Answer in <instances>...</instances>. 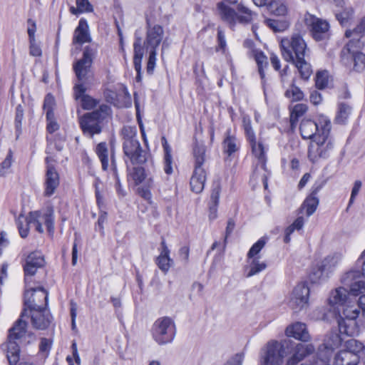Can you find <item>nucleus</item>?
Returning <instances> with one entry per match:
<instances>
[{
  "mask_svg": "<svg viewBox=\"0 0 365 365\" xmlns=\"http://www.w3.org/2000/svg\"><path fill=\"white\" fill-rule=\"evenodd\" d=\"M93 55V50L86 46L84 48L82 58L77 61L73 65L76 77L81 82L74 86V96L76 100L80 101L82 108L87 110L97 108L99 103L96 99L85 94L86 88L83 85L89 79Z\"/></svg>",
  "mask_w": 365,
  "mask_h": 365,
  "instance_id": "1",
  "label": "nucleus"
},
{
  "mask_svg": "<svg viewBox=\"0 0 365 365\" xmlns=\"http://www.w3.org/2000/svg\"><path fill=\"white\" fill-rule=\"evenodd\" d=\"M280 47L283 58L295 65L302 78L308 79L312 69L309 63L304 59L307 48L302 37L299 34H294L284 38L281 40Z\"/></svg>",
  "mask_w": 365,
  "mask_h": 365,
  "instance_id": "2",
  "label": "nucleus"
},
{
  "mask_svg": "<svg viewBox=\"0 0 365 365\" xmlns=\"http://www.w3.org/2000/svg\"><path fill=\"white\" fill-rule=\"evenodd\" d=\"M27 309H24L20 319L9 329L6 344V356L10 365H16L19 360V344L23 341L30 343L34 339V336L31 334H26L27 322L24 319L27 315Z\"/></svg>",
  "mask_w": 365,
  "mask_h": 365,
  "instance_id": "3",
  "label": "nucleus"
},
{
  "mask_svg": "<svg viewBox=\"0 0 365 365\" xmlns=\"http://www.w3.org/2000/svg\"><path fill=\"white\" fill-rule=\"evenodd\" d=\"M342 341L343 339L336 331L328 333L322 344L319 346L317 356L313 357L312 361L300 365H329L333 352L339 348H343Z\"/></svg>",
  "mask_w": 365,
  "mask_h": 365,
  "instance_id": "4",
  "label": "nucleus"
},
{
  "mask_svg": "<svg viewBox=\"0 0 365 365\" xmlns=\"http://www.w3.org/2000/svg\"><path fill=\"white\" fill-rule=\"evenodd\" d=\"M206 148L204 145H196L193 149L194 171L190 179L191 190L196 192H201L206 180Z\"/></svg>",
  "mask_w": 365,
  "mask_h": 365,
  "instance_id": "5",
  "label": "nucleus"
},
{
  "mask_svg": "<svg viewBox=\"0 0 365 365\" xmlns=\"http://www.w3.org/2000/svg\"><path fill=\"white\" fill-rule=\"evenodd\" d=\"M290 340L281 342L270 340L262 349L259 353V365H282L285 356V347H288Z\"/></svg>",
  "mask_w": 365,
  "mask_h": 365,
  "instance_id": "6",
  "label": "nucleus"
},
{
  "mask_svg": "<svg viewBox=\"0 0 365 365\" xmlns=\"http://www.w3.org/2000/svg\"><path fill=\"white\" fill-rule=\"evenodd\" d=\"M363 47L364 43L354 38L350 39L341 51L342 61L346 64L353 62L354 69L357 72L365 69V54L361 51Z\"/></svg>",
  "mask_w": 365,
  "mask_h": 365,
  "instance_id": "7",
  "label": "nucleus"
},
{
  "mask_svg": "<svg viewBox=\"0 0 365 365\" xmlns=\"http://www.w3.org/2000/svg\"><path fill=\"white\" fill-rule=\"evenodd\" d=\"M176 334V327L174 320L169 317L158 318L152 327V336L159 345L171 343Z\"/></svg>",
  "mask_w": 365,
  "mask_h": 365,
  "instance_id": "8",
  "label": "nucleus"
},
{
  "mask_svg": "<svg viewBox=\"0 0 365 365\" xmlns=\"http://www.w3.org/2000/svg\"><path fill=\"white\" fill-rule=\"evenodd\" d=\"M331 127V121L327 115H319L315 120H303L299 128L303 138L317 140L319 136L329 135Z\"/></svg>",
  "mask_w": 365,
  "mask_h": 365,
  "instance_id": "9",
  "label": "nucleus"
},
{
  "mask_svg": "<svg viewBox=\"0 0 365 365\" xmlns=\"http://www.w3.org/2000/svg\"><path fill=\"white\" fill-rule=\"evenodd\" d=\"M243 126L247 139L251 147L252 154L257 160L261 168L265 170L268 146L262 140H257L255 132L252 128L250 120L247 117L243 118Z\"/></svg>",
  "mask_w": 365,
  "mask_h": 365,
  "instance_id": "10",
  "label": "nucleus"
},
{
  "mask_svg": "<svg viewBox=\"0 0 365 365\" xmlns=\"http://www.w3.org/2000/svg\"><path fill=\"white\" fill-rule=\"evenodd\" d=\"M360 310L358 306L351 305L349 303L343 306L342 315L338 320L339 331L341 334L354 336L359 334V327L356 319L359 317Z\"/></svg>",
  "mask_w": 365,
  "mask_h": 365,
  "instance_id": "11",
  "label": "nucleus"
},
{
  "mask_svg": "<svg viewBox=\"0 0 365 365\" xmlns=\"http://www.w3.org/2000/svg\"><path fill=\"white\" fill-rule=\"evenodd\" d=\"M53 220V210L51 207L31 212L27 217V224H33L35 230L40 233L43 232V225H45L49 233H53L54 230Z\"/></svg>",
  "mask_w": 365,
  "mask_h": 365,
  "instance_id": "12",
  "label": "nucleus"
},
{
  "mask_svg": "<svg viewBox=\"0 0 365 365\" xmlns=\"http://www.w3.org/2000/svg\"><path fill=\"white\" fill-rule=\"evenodd\" d=\"M286 349H290V355L287 359L286 364L297 365L307 356L313 354L315 348L312 344H296L291 341V343L288 342V347H285Z\"/></svg>",
  "mask_w": 365,
  "mask_h": 365,
  "instance_id": "13",
  "label": "nucleus"
},
{
  "mask_svg": "<svg viewBox=\"0 0 365 365\" xmlns=\"http://www.w3.org/2000/svg\"><path fill=\"white\" fill-rule=\"evenodd\" d=\"M26 287L24 294V303L27 309H33V307L36 308H43L42 303L44 302L45 307L47 306L48 302V292L41 287H33L29 284V287Z\"/></svg>",
  "mask_w": 365,
  "mask_h": 365,
  "instance_id": "14",
  "label": "nucleus"
},
{
  "mask_svg": "<svg viewBox=\"0 0 365 365\" xmlns=\"http://www.w3.org/2000/svg\"><path fill=\"white\" fill-rule=\"evenodd\" d=\"M309 288L307 284H298L291 294L289 302L290 307L295 311L307 307L309 303Z\"/></svg>",
  "mask_w": 365,
  "mask_h": 365,
  "instance_id": "15",
  "label": "nucleus"
},
{
  "mask_svg": "<svg viewBox=\"0 0 365 365\" xmlns=\"http://www.w3.org/2000/svg\"><path fill=\"white\" fill-rule=\"evenodd\" d=\"M45 260L40 252H31L26 259L24 265V280L26 287L31 282V277L36 274L38 268L44 265Z\"/></svg>",
  "mask_w": 365,
  "mask_h": 365,
  "instance_id": "16",
  "label": "nucleus"
},
{
  "mask_svg": "<svg viewBox=\"0 0 365 365\" xmlns=\"http://www.w3.org/2000/svg\"><path fill=\"white\" fill-rule=\"evenodd\" d=\"M27 315L26 317H31V322L34 328L36 329L43 330L48 327L51 322V316L46 308L27 309Z\"/></svg>",
  "mask_w": 365,
  "mask_h": 365,
  "instance_id": "17",
  "label": "nucleus"
},
{
  "mask_svg": "<svg viewBox=\"0 0 365 365\" xmlns=\"http://www.w3.org/2000/svg\"><path fill=\"white\" fill-rule=\"evenodd\" d=\"M123 151L133 164H143L147 160V153L141 148L138 140L124 141Z\"/></svg>",
  "mask_w": 365,
  "mask_h": 365,
  "instance_id": "18",
  "label": "nucleus"
},
{
  "mask_svg": "<svg viewBox=\"0 0 365 365\" xmlns=\"http://www.w3.org/2000/svg\"><path fill=\"white\" fill-rule=\"evenodd\" d=\"M305 22L307 26L311 27L312 36L317 41L322 40L327 35L329 25L327 21L311 14H307Z\"/></svg>",
  "mask_w": 365,
  "mask_h": 365,
  "instance_id": "19",
  "label": "nucleus"
},
{
  "mask_svg": "<svg viewBox=\"0 0 365 365\" xmlns=\"http://www.w3.org/2000/svg\"><path fill=\"white\" fill-rule=\"evenodd\" d=\"M342 283L349 287V293L354 296H358L365 292V282L361 279L360 273L358 271L346 272L342 277Z\"/></svg>",
  "mask_w": 365,
  "mask_h": 365,
  "instance_id": "20",
  "label": "nucleus"
},
{
  "mask_svg": "<svg viewBox=\"0 0 365 365\" xmlns=\"http://www.w3.org/2000/svg\"><path fill=\"white\" fill-rule=\"evenodd\" d=\"M163 29L160 25H148L144 46L147 50H157L163 38Z\"/></svg>",
  "mask_w": 365,
  "mask_h": 365,
  "instance_id": "21",
  "label": "nucleus"
},
{
  "mask_svg": "<svg viewBox=\"0 0 365 365\" xmlns=\"http://www.w3.org/2000/svg\"><path fill=\"white\" fill-rule=\"evenodd\" d=\"M102 115H82L80 118L81 129L84 133L90 135L101 131Z\"/></svg>",
  "mask_w": 365,
  "mask_h": 365,
  "instance_id": "22",
  "label": "nucleus"
},
{
  "mask_svg": "<svg viewBox=\"0 0 365 365\" xmlns=\"http://www.w3.org/2000/svg\"><path fill=\"white\" fill-rule=\"evenodd\" d=\"M341 259V255L334 253L324 257L318 264V270L314 272V279H320L322 275L329 273L337 266Z\"/></svg>",
  "mask_w": 365,
  "mask_h": 365,
  "instance_id": "23",
  "label": "nucleus"
},
{
  "mask_svg": "<svg viewBox=\"0 0 365 365\" xmlns=\"http://www.w3.org/2000/svg\"><path fill=\"white\" fill-rule=\"evenodd\" d=\"M46 173L45 180V195H52L59 185V176L54 167L50 165L49 158H46Z\"/></svg>",
  "mask_w": 365,
  "mask_h": 365,
  "instance_id": "24",
  "label": "nucleus"
},
{
  "mask_svg": "<svg viewBox=\"0 0 365 365\" xmlns=\"http://www.w3.org/2000/svg\"><path fill=\"white\" fill-rule=\"evenodd\" d=\"M346 303H350L346 289L340 287L331 291L328 298V304L331 307L335 309Z\"/></svg>",
  "mask_w": 365,
  "mask_h": 365,
  "instance_id": "25",
  "label": "nucleus"
},
{
  "mask_svg": "<svg viewBox=\"0 0 365 365\" xmlns=\"http://www.w3.org/2000/svg\"><path fill=\"white\" fill-rule=\"evenodd\" d=\"M285 334L288 337H293L303 341H307L310 338L305 324L302 322H296L288 326L285 330Z\"/></svg>",
  "mask_w": 365,
  "mask_h": 365,
  "instance_id": "26",
  "label": "nucleus"
},
{
  "mask_svg": "<svg viewBox=\"0 0 365 365\" xmlns=\"http://www.w3.org/2000/svg\"><path fill=\"white\" fill-rule=\"evenodd\" d=\"M160 252L156 258L155 262L158 268L165 274H166L173 264V260L170 257V251L168 249L165 241L162 240L160 244Z\"/></svg>",
  "mask_w": 365,
  "mask_h": 365,
  "instance_id": "27",
  "label": "nucleus"
},
{
  "mask_svg": "<svg viewBox=\"0 0 365 365\" xmlns=\"http://www.w3.org/2000/svg\"><path fill=\"white\" fill-rule=\"evenodd\" d=\"M104 96L108 102L117 106H120V100L130 98L126 88L123 85L118 86L115 91L108 88L106 89L104 92Z\"/></svg>",
  "mask_w": 365,
  "mask_h": 365,
  "instance_id": "28",
  "label": "nucleus"
},
{
  "mask_svg": "<svg viewBox=\"0 0 365 365\" xmlns=\"http://www.w3.org/2000/svg\"><path fill=\"white\" fill-rule=\"evenodd\" d=\"M217 9L220 19L227 23L231 27L235 26L237 19L236 11L223 2L218 3Z\"/></svg>",
  "mask_w": 365,
  "mask_h": 365,
  "instance_id": "29",
  "label": "nucleus"
},
{
  "mask_svg": "<svg viewBox=\"0 0 365 365\" xmlns=\"http://www.w3.org/2000/svg\"><path fill=\"white\" fill-rule=\"evenodd\" d=\"M91 38L88 34V26L87 21L81 19L78 22V25L75 29L73 43L83 44L86 42H89Z\"/></svg>",
  "mask_w": 365,
  "mask_h": 365,
  "instance_id": "30",
  "label": "nucleus"
},
{
  "mask_svg": "<svg viewBox=\"0 0 365 365\" xmlns=\"http://www.w3.org/2000/svg\"><path fill=\"white\" fill-rule=\"evenodd\" d=\"M134 47V57L133 64L135 71L138 73L136 77L137 81L140 80V69H141V61L144 54V46H142V39L140 37L135 36V39L133 43Z\"/></svg>",
  "mask_w": 365,
  "mask_h": 365,
  "instance_id": "31",
  "label": "nucleus"
},
{
  "mask_svg": "<svg viewBox=\"0 0 365 365\" xmlns=\"http://www.w3.org/2000/svg\"><path fill=\"white\" fill-rule=\"evenodd\" d=\"M240 144L233 135H231L230 130H227L226 132V136L222 143V148L225 153L230 156L238 150Z\"/></svg>",
  "mask_w": 365,
  "mask_h": 365,
  "instance_id": "32",
  "label": "nucleus"
},
{
  "mask_svg": "<svg viewBox=\"0 0 365 365\" xmlns=\"http://www.w3.org/2000/svg\"><path fill=\"white\" fill-rule=\"evenodd\" d=\"M316 194L317 191L313 192L310 195H309L305 199V200L304 201L301 206L300 212H304L307 217H310L311 215H312L315 212L318 207L319 199L316 196Z\"/></svg>",
  "mask_w": 365,
  "mask_h": 365,
  "instance_id": "33",
  "label": "nucleus"
},
{
  "mask_svg": "<svg viewBox=\"0 0 365 365\" xmlns=\"http://www.w3.org/2000/svg\"><path fill=\"white\" fill-rule=\"evenodd\" d=\"M161 141L164 150V171L166 174L170 175L173 173L172 150L165 137L162 138Z\"/></svg>",
  "mask_w": 365,
  "mask_h": 365,
  "instance_id": "34",
  "label": "nucleus"
},
{
  "mask_svg": "<svg viewBox=\"0 0 365 365\" xmlns=\"http://www.w3.org/2000/svg\"><path fill=\"white\" fill-rule=\"evenodd\" d=\"M237 11L240 14H237V22L238 21L242 24H249L252 21L255 16H257L256 13L253 12L243 4L238 5Z\"/></svg>",
  "mask_w": 365,
  "mask_h": 365,
  "instance_id": "35",
  "label": "nucleus"
},
{
  "mask_svg": "<svg viewBox=\"0 0 365 365\" xmlns=\"http://www.w3.org/2000/svg\"><path fill=\"white\" fill-rule=\"evenodd\" d=\"M336 19L342 26H346L349 21L352 19L354 10L351 6H345L343 9H334Z\"/></svg>",
  "mask_w": 365,
  "mask_h": 365,
  "instance_id": "36",
  "label": "nucleus"
},
{
  "mask_svg": "<svg viewBox=\"0 0 365 365\" xmlns=\"http://www.w3.org/2000/svg\"><path fill=\"white\" fill-rule=\"evenodd\" d=\"M329 135L319 136L318 142L320 143V159L327 158L334 148L333 143L328 140Z\"/></svg>",
  "mask_w": 365,
  "mask_h": 365,
  "instance_id": "37",
  "label": "nucleus"
},
{
  "mask_svg": "<svg viewBox=\"0 0 365 365\" xmlns=\"http://www.w3.org/2000/svg\"><path fill=\"white\" fill-rule=\"evenodd\" d=\"M365 35V16L363 17L353 30H346L345 36L355 40L359 39Z\"/></svg>",
  "mask_w": 365,
  "mask_h": 365,
  "instance_id": "38",
  "label": "nucleus"
},
{
  "mask_svg": "<svg viewBox=\"0 0 365 365\" xmlns=\"http://www.w3.org/2000/svg\"><path fill=\"white\" fill-rule=\"evenodd\" d=\"M267 9L271 14L276 16H285L287 13V6L277 0H270Z\"/></svg>",
  "mask_w": 365,
  "mask_h": 365,
  "instance_id": "39",
  "label": "nucleus"
},
{
  "mask_svg": "<svg viewBox=\"0 0 365 365\" xmlns=\"http://www.w3.org/2000/svg\"><path fill=\"white\" fill-rule=\"evenodd\" d=\"M304 224V220L303 217H298L292 225H290L287 229L285 230V236L284 241L285 243H289L291 240V235L295 231V230H300L302 229Z\"/></svg>",
  "mask_w": 365,
  "mask_h": 365,
  "instance_id": "40",
  "label": "nucleus"
},
{
  "mask_svg": "<svg viewBox=\"0 0 365 365\" xmlns=\"http://www.w3.org/2000/svg\"><path fill=\"white\" fill-rule=\"evenodd\" d=\"M267 264L264 262L259 261V257L252 258V261L249 265V271L247 274V277H250L257 274L260 272L264 270Z\"/></svg>",
  "mask_w": 365,
  "mask_h": 365,
  "instance_id": "41",
  "label": "nucleus"
},
{
  "mask_svg": "<svg viewBox=\"0 0 365 365\" xmlns=\"http://www.w3.org/2000/svg\"><path fill=\"white\" fill-rule=\"evenodd\" d=\"M77 7L71 6L70 12L72 14L78 15L81 13L93 11V6L88 0H76Z\"/></svg>",
  "mask_w": 365,
  "mask_h": 365,
  "instance_id": "42",
  "label": "nucleus"
},
{
  "mask_svg": "<svg viewBox=\"0 0 365 365\" xmlns=\"http://www.w3.org/2000/svg\"><path fill=\"white\" fill-rule=\"evenodd\" d=\"M96 154L100 159L102 168L106 170L108 167V148L105 143H101L96 146Z\"/></svg>",
  "mask_w": 365,
  "mask_h": 365,
  "instance_id": "43",
  "label": "nucleus"
},
{
  "mask_svg": "<svg viewBox=\"0 0 365 365\" xmlns=\"http://www.w3.org/2000/svg\"><path fill=\"white\" fill-rule=\"evenodd\" d=\"M255 60L257 64L258 71L262 79L265 76L264 68L268 65L267 56L261 51L255 53Z\"/></svg>",
  "mask_w": 365,
  "mask_h": 365,
  "instance_id": "44",
  "label": "nucleus"
},
{
  "mask_svg": "<svg viewBox=\"0 0 365 365\" xmlns=\"http://www.w3.org/2000/svg\"><path fill=\"white\" fill-rule=\"evenodd\" d=\"M320 143L318 139L313 140L309 147L308 157L309 160L316 163L320 159Z\"/></svg>",
  "mask_w": 365,
  "mask_h": 365,
  "instance_id": "45",
  "label": "nucleus"
},
{
  "mask_svg": "<svg viewBox=\"0 0 365 365\" xmlns=\"http://www.w3.org/2000/svg\"><path fill=\"white\" fill-rule=\"evenodd\" d=\"M265 23L268 27L273 30L274 32H281L286 30L289 24L285 21H278L274 19H266Z\"/></svg>",
  "mask_w": 365,
  "mask_h": 365,
  "instance_id": "46",
  "label": "nucleus"
},
{
  "mask_svg": "<svg viewBox=\"0 0 365 365\" xmlns=\"http://www.w3.org/2000/svg\"><path fill=\"white\" fill-rule=\"evenodd\" d=\"M129 178L135 185L140 184L145 179V170L141 167H135L129 173Z\"/></svg>",
  "mask_w": 365,
  "mask_h": 365,
  "instance_id": "47",
  "label": "nucleus"
},
{
  "mask_svg": "<svg viewBox=\"0 0 365 365\" xmlns=\"http://www.w3.org/2000/svg\"><path fill=\"white\" fill-rule=\"evenodd\" d=\"M285 96L291 98L292 101H301L304 98L303 92L297 86H292L285 92Z\"/></svg>",
  "mask_w": 365,
  "mask_h": 365,
  "instance_id": "48",
  "label": "nucleus"
},
{
  "mask_svg": "<svg viewBox=\"0 0 365 365\" xmlns=\"http://www.w3.org/2000/svg\"><path fill=\"white\" fill-rule=\"evenodd\" d=\"M266 244V240L264 237L260 238L257 242H255L247 253V257L249 259L255 258L261 250L264 247Z\"/></svg>",
  "mask_w": 365,
  "mask_h": 365,
  "instance_id": "49",
  "label": "nucleus"
},
{
  "mask_svg": "<svg viewBox=\"0 0 365 365\" xmlns=\"http://www.w3.org/2000/svg\"><path fill=\"white\" fill-rule=\"evenodd\" d=\"M12 151L11 150H9L5 159L0 164V176H4L9 172V170L12 164Z\"/></svg>",
  "mask_w": 365,
  "mask_h": 365,
  "instance_id": "50",
  "label": "nucleus"
},
{
  "mask_svg": "<svg viewBox=\"0 0 365 365\" xmlns=\"http://www.w3.org/2000/svg\"><path fill=\"white\" fill-rule=\"evenodd\" d=\"M121 135L124 141H131L138 140L136 138L135 127L124 126L121 130Z\"/></svg>",
  "mask_w": 365,
  "mask_h": 365,
  "instance_id": "51",
  "label": "nucleus"
},
{
  "mask_svg": "<svg viewBox=\"0 0 365 365\" xmlns=\"http://www.w3.org/2000/svg\"><path fill=\"white\" fill-rule=\"evenodd\" d=\"M217 46L216 51H221L222 53H225L227 50V41L224 31L220 28H217Z\"/></svg>",
  "mask_w": 365,
  "mask_h": 365,
  "instance_id": "52",
  "label": "nucleus"
},
{
  "mask_svg": "<svg viewBox=\"0 0 365 365\" xmlns=\"http://www.w3.org/2000/svg\"><path fill=\"white\" fill-rule=\"evenodd\" d=\"M328 84V73L327 71H319L316 76V86L319 89H324Z\"/></svg>",
  "mask_w": 365,
  "mask_h": 365,
  "instance_id": "53",
  "label": "nucleus"
},
{
  "mask_svg": "<svg viewBox=\"0 0 365 365\" xmlns=\"http://www.w3.org/2000/svg\"><path fill=\"white\" fill-rule=\"evenodd\" d=\"M55 106V99L51 94H47L44 99L43 110L46 114H53V107Z\"/></svg>",
  "mask_w": 365,
  "mask_h": 365,
  "instance_id": "54",
  "label": "nucleus"
},
{
  "mask_svg": "<svg viewBox=\"0 0 365 365\" xmlns=\"http://www.w3.org/2000/svg\"><path fill=\"white\" fill-rule=\"evenodd\" d=\"M29 54L32 56L39 57L42 55L41 48L38 43L36 39L29 41Z\"/></svg>",
  "mask_w": 365,
  "mask_h": 365,
  "instance_id": "55",
  "label": "nucleus"
},
{
  "mask_svg": "<svg viewBox=\"0 0 365 365\" xmlns=\"http://www.w3.org/2000/svg\"><path fill=\"white\" fill-rule=\"evenodd\" d=\"M47 120V130L50 133H53L59 129V124L58 123L55 115H46Z\"/></svg>",
  "mask_w": 365,
  "mask_h": 365,
  "instance_id": "56",
  "label": "nucleus"
},
{
  "mask_svg": "<svg viewBox=\"0 0 365 365\" xmlns=\"http://www.w3.org/2000/svg\"><path fill=\"white\" fill-rule=\"evenodd\" d=\"M149 51V58L147 64V72L150 74L153 73V70L155 66L156 61V50H148Z\"/></svg>",
  "mask_w": 365,
  "mask_h": 365,
  "instance_id": "57",
  "label": "nucleus"
},
{
  "mask_svg": "<svg viewBox=\"0 0 365 365\" xmlns=\"http://www.w3.org/2000/svg\"><path fill=\"white\" fill-rule=\"evenodd\" d=\"M77 304L73 301L71 300L70 302V313H71V328L72 330L76 331V319L77 317Z\"/></svg>",
  "mask_w": 365,
  "mask_h": 365,
  "instance_id": "58",
  "label": "nucleus"
},
{
  "mask_svg": "<svg viewBox=\"0 0 365 365\" xmlns=\"http://www.w3.org/2000/svg\"><path fill=\"white\" fill-rule=\"evenodd\" d=\"M25 225L21 221V217L19 218L17 222V225L19 231V234L21 237L25 238L29 235V226L32 225L33 224H27V217L24 219Z\"/></svg>",
  "mask_w": 365,
  "mask_h": 365,
  "instance_id": "59",
  "label": "nucleus"
},
{
  "mask_svg": "<svg viewBox=\"0 0 365 365\" xmlns=\"http://www.w3.org/2000/svg\"><path fill=\"white\" fill-rule=\"evenodd\" d=\"M220 195V187L219 185H216L212 189L210 204L218 205Z\"/></svg>",
  "mask_w": 365,
  "mask_h": 365,
  "instance_id": "60",
  "label": "nucleus"
},
{
  "mask_svg": "<svg viewBox=\"0 0 365 365\" xmlns=\"http://www.w3.org/2000/svg\"><path fill=\"white\" fill-rule=\"evenodd\" d=\"M27 23L29 24V27L27 29L29 41L35 40L36 39L35 34L36 31V22L34 20L29 19L27 21Z\"/></svg>",
  "mask_w": 365,
  "mask_h": 365,
  "instance_id": "61",
  "label": "nucleus"
},
{
  "mask_svg": "<svg viewBox=\"0 0 365 365\" xmlns=\"http://www.w3.org/2000/svg\"><path fill=\"white\" fill-rule=\"evenodd\" d=\"M308 110V107L304 103H298L295 105L290 114H304Z\"/></svg>",
  "mask_w": 365,
  "mask_h": 365,
  "instance_id": "62",
  "label": "nucleus"
},
{
  "mask_svg": "<svg viewBox=\"0 0 365 365\" xmlns=\"http://www.w3.org/2000/svg\"><path fill=\"white\" fill-rule=\"evenodd\" d=\"M243 359V354H237L230 359L225 365H242Z\"/></svg>",
  "mask_w": 365,
  "mask_h": 365,
  "instance_id": "63",
  "label": "nucleus"
},
{
  "mask_svg": "<svg viewBox=\"0 0 365 365\" xmlns=\"http://www.w3.org/2000/svg\"><path fill=\"white\" fill-rule=\"evenodd\" d=\"M357 265L361 269V274L365 276V250L362 252L356 261Z\"/></svg>",
  "mask_w": 365,
  "mask_h": 365,
  "instance_id": "64",
  "label": "nucleus"
}]
</instances>
